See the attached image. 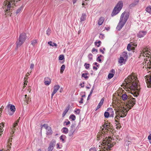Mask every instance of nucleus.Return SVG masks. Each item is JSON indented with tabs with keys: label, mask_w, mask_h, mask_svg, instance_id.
Wrapping results in <instances>:
<instances>
[{
	"label": "nucleus",
	"mask_w": 151,
	"mask_h": 151,
	"mask_svg": "<svg viewBox=\"0 0 151 151\" xmlns=\"http://www.w3.org/2000/svg\"><path fill=\"white\" fill-rule=\"evenodd\" d=\"M129 16L128 12L124 11L121 15L119 22L116 27L117 30L119 31L124 26Z\"/></svg>",
	"instance_id": "1"
},
{
	"label": "nucleus",
	"mask_w": 151,
	"mask_h": 151,
	"mask_svg": "<svg viewBox=\"0 0 151 151\" xmlns=\"http://www.w3.org/2000/svg\"><path fill=\"white\" fill-rule=\"evenodd\" d=\"M122 98L124 101L127 100V103L130 107V109H131L135 104L136 99L129 96H128L125 94H123L122 95Z\"/></svg>",
	"instance_id": "2"
},
{
	"label": "nucleus",
	"mask_w": 151,
	"mask_h": 151,
	"mask_svg": "<svg viewBox=\"0 0 151 151\" xmlns=\"http://www.w3.org/2000/svg\"><path fill=\"white\" fill-rule=\"evenodd\" d=\"M123 4L122 1H120L118 2L113 10L111 14L112 16L116 15L120 12L122 8Z\"/></svg>",
	"instance_id": "3"
},
{
	"label": "nucleus",
	"mask_w": 151,
	"mask_h": 151,
	"mask_svg": "<svg viewBox=\"0 0 151 151\" xmlns=\"http://www.w3.org/2000/svg\"><path fill=\"white\" fill-rule=\"evenodd\" d=\"M26 34L25 33H22L20 34L18 41L16 42L17 48L21 46L25 42L26 38Z\"/></svg>",
	"instance_id": "4"
},
{
	"label": "nucleus",
	"mask_w": 151,
	"mask_h": 151,
	"mask_svg": "<svg viewBox=\"0 0 151 151\" xmlns=\"http://www.w3.org/2000/svg\"><path fill=\"white\" fill-rule=\"evenodd\" d=\"M130 78H129V79L128 83H129L128 84L129 85L128 86H129V87L132 88L137 90L138 89L137 83L134 80V79H132V77H130Z\"/></svg>",
	"instance_id": "5"
},
{
	"label": "nucleus",
	"mask_w": 151,
	"mask_h": 151,
	"mask_svg": "<svg viewBox=\"0 0 151 151\" xmlns=\"http://www.w3.org/2000/svg\"><path fill=\"white\" fill-rule=\"evenodd\" d=\"M10 105V111H9L8 114L10 116H12L16 110V108L14 106L11 104H9L7 105L8 107Z\"/></svg>",
	"instance_id": "6"
},
{
	"label": "nucleus",
	"mask_w": 151,
	"mask_h": 151,
	"mask_svg": "<svg viewBox=\"0 0 151 151\" xmlns=\"http://www.w3.org/2000/svg\"><path fill=\"white\" fill-rule=\"evenodd\" d=\"M51 79L48 77H46L45 78L44 80V83L45 84L48 86L51 83Z\"/></svg>",
	"instance_id": "7"
},
{
	"label": "nucleus",
	"mask_w": 151,
	"mask_h": 151,
	"mask_svg": "<svg viewBox=\"0 0 151 151\" xmlns=\"http://www.w3.org/2000/svg\"><path fill=\"white\" fill-rule=\"evenodd\" d=\"M147 33L146 31H140L137 34V37L140 38L144 37Z\"/></svg>",
	"instance_id": "8"
},
{
	"label": "nucleus",
	"mask_w": 151,
	"mask_h": 151,
	"mask_svg": "<svg viewBox=\"0 0 151 151\" xmlns=\"http://www.w3.org/2000/svg\"><path fill=\"white\" fill-rule=\"evenodd\" d=\"M139 1V0H134L133 2L129 5V8L131 9L132 8L137 5L138 4Z\"/></svg>",
	"instance_id": "9"
},
{
	"label": "nucleus",
	"mask_w": 151,
	"mask_h": 151,
	"mask_svg": "<svg viewBox=\"0 0 151 151\" xmlns=\"http://www.w3.org/2000/svg\"><path fill=\"white\" fill-rule=\"evenodd\" d=\"M76 123L75 122L73 123L71 126H70V129L71 130H73V131H74V132H77L78 131V129L76 130V129H77L76 128Z\"/></svg>",
	"instance_id": "10"
},
{
	"label": "nucleus",
	"mask_w": 151,
	"mask_h": 151,
	"mask_svg": "<svg viewBox=\"0 0 151 151\" xmlns=\"http://www.w3.org/2000/svg\"><path fill=\"white\" fill-rule=\"evenodd\" d=\"M5 5H7V9H6V10H5V12H7L9 11H9L10 10V9L11 7V4L9 1H7V2H6V3L5 4Z\"/></svg>",
	"instance_id": "11"
},
{
	"label": "nucleus",
	"mask_w": 151,
	"mask_h": 151,
	"mask_svg": "<svg viewBox=\"0 0 151 151\" xmlns=\"http://www.w3.org/2000/svg\"><path fill=\"white\" fill-rule=\"evenodd\" d=\"M107 111L110 113V117H113L114 113L113 109L111 108H109L107 109Z\"/></svg>",
	"instance_id": "12"
},
{
	"label": "nucleus",
	"mask_w": 151,
	"mask_h": 151,
	"mask_svg": "<svg viewBox=\"0 0 151 151\" xmlns=\"http://www.w3.org/2000/svg\"><path fill=\"white\" fill-rule=\"evenodd\" d=\"M104 101V99L103 98L101 99L100 102H99V104L97 106L96 108V111L98 109H99L101 107V106L103 105Z\"/></svg>",
	"instance_id": "13"
},
{
	"label": "nucleus",
	"mask_w": 151,
	"mask_h": 151,
	"mask_svg": "<svg viewBox=\"0 0 151 151\" xmlns=\"http://www.w3.org/2000/svg\"><path fill=\"white\" fill-rule=\"evenodd\" d=\"M121 57L124 58L125 59V61H126L128 58V55L127 52H122V55L120 56Z\"/></svg>",
	"instance_id": "14"
},
{
	"label": "nucleus",
	"mask_w": 151,
	"mask_h": 151,
	"mask_svg": "<svg viewBox=\"0 0 151 151\" xmlns=\"http://www.w3.org/2000/svg\"><path fill=\"white\" fill-rule=\"evenodd\" d=\"M104 20V18L103 17H100L98 21V24L99 26L102 25Z\"/></svg>",
	"instance_id": "15"
},
{
	"label": "nucleus",
	"mask_w": 151,
	"mask_h": 151,
	"mask_svg": "<svg viewBox=\"0 0 151 151\" xmlns=\"http://www.w3.org/2000/svg\"><path fill=\"white\" fill-rule=\"evenodd\" d=\"M60 86L58 85H55L54 87L53 91L52 92L55 93L60 88Z\"/></svg>",
	"instance_id": "16"
},
{
	"label": "nucleus",
	"mask_w": 151,
	"mask_h": 151,
	"mask_svg": "<svg viewBox=\"0 0 151 151\" xmlns=\"http://www.w3.org/2000/svg\"><path fill=\"white\" fill-rule=\"evenodd\" d=\"M86 18V15L85 13H83L80 18V21L81 22L85 21Z\"/></svg>",
	"instance_id": "17"
},
{
	"label": "nucleus",
	"mask_w": 151,
	"mask_h": 151,
	"mask_svg": "<svg viewBox=\"0 0 151 151\" xmlns=\"http://www.w3.org/2000/svg\"><path fill=\"white\" fill-rule=\"evenodd\" d=\"M66 138V136L64 134L62 135L60 137V139L62 141L63 143H65V139Z\"/></svg>",
	"instance_id": "18"
},
{
	"label": "nucleus",
	"mask_w": 151,
	"mask_h": 151,
	"mask_svg": "<svg viewBox=\"0 0 151 151\" xmlns=\"http://www.w3.org/2000/svg\"><path fill=\"white\" fill-rule=\"evenodd\" d=\"M55 141L54 139H52L50 143L49 146L54 148L55 145Z\"/></svg>",
	"instance_id": "19"
},
{
	"label": "nucleus",
	"mask_w": 151,
	"mask_h": 151,
	"mask_svg": "<svg viewBox=\"0 0 151 151\" xmlns=\"http://www.w3.org/2000/svg\"><path fill=\"white\" fill-rule=\"evenodd\" d=\"M47 135H51L52 133V131L50 127H49L48 129H47Z\"/></svg>",
	"instance_id": "20"
},
{
	"label": "nucleus",
	"mask_w": 151,
	"mask_h": 151,
	"mask_svg": "<svg viewBox=\"0 0 151 151\" xmlns=\"http://www.w3.org/2000/svg\"><path fill=\"white\" fill-rule=\"evenodd\" d=\"M69 106L68 107H67L65 109V110L63 112V113L62 114L63 116L64 117L66 114L67 113L68 111V110H69Z\"/></svg>",
	"instance_id": "21"
},
{
	"label": "nucleus",
	"mask_w": 151,
	"mask_h": 151,
	"mask_svg": "<svg viewBox=\"0 0 151 151\" xmlns=\"http://www.w3.org/2000/svg\"><path fill=\"white\" fill-rule=\"evenodd\" d=\"M62 132L63 133L66 134L68 133V129L65 127H63L62 129Z\"/></svg>",
	"instance_id": "22"
},
{
	"label": "nucleus",
	"mask_w": 151,
	"mask_h": 151,
	"mask_svg": "<svg viewBox=\"0 0 151 151\" xmlns=\"http://www.w3.org/2000/svg\"><path fill=\"white\" fill-rule=\"evenodd\" d=\"M148 88H151V76H150L149 80L147 83Z\"/></svg>",
	"instance_id": "23"
},
{
	"label": "nucleus",
	"mask_w": 151,
	"mask_h": 151,
	"mask_svg": "<svg viewBox=\"0 0 151 151\" xmlns=\"http://www.w3.org/2000/svg\"><path fill=\"white\" fill-rule=\"evenodd\" d=\"M48 44L49 45H50L52 47L55 46L56 47L57 46V44L55 43L52 42V41H50L48 42Z\"/></svg>",
	"instance_id": "24"
},
{
	"label": "nucleus",
	"mask_w": 151,
	"mask_h": 151,
	"mask_svg": "<svg viewBox=\"0 0 151 151\" xmlns=\"http://www.w3.org/2000/svg\"><path fill=\"white\" fill-rule=\"evenodd\" d=\"M88 75H89V73L88 72L85 73H83L82 74L81 77H84L86 79H88V76H87Z\"/></svg>",
	"instance_id": "25"
},
{
	"label": "nucleus",
	"mask_w": 151,
	"mask_h": 151,
	"mask_svg": "<svg viewBox=\"0 0 151 151\" xmlns=\"http://www.w3.org/2000/svg\"><path fill=\"white\" fill-rule=\"evenodd\" d=\"M124 60H125V59L120 56L119 60L118 62L119 63L122 64L123 63Z\"/></svg>",
	"instance_id": "26"
},
{
	"label": "nucleus",
	"mask_w": 151,
	"mask_h": 151,
	"mask_svg": "<svg viewBox=\"0 0 151 151\" xmlns=\"http://www.w3.org/2000/svg\"><path fill=\"white\" fill-rule=\"evenodd\" d=\"M145 10L147 12L149 13L150 14H151V6L147 7L146 8Z\"/></svg>",
	"instance_id": "27"
},
{
	"label": "nucleus",
	"mask_w": 151,
	"mask_h": 151,
	"mask_svg": "<svg viewBox=\"0 0 151 151\" xmlns=\"http://www.w3.org/2000/svg\"><path fill=\"white\" fill-rule=\"evenodd\" d=\"M102 127L103 128L106 129L108 130V129H109V125L108 123H105L102 125Z\"/></svg>",
	"instance_id": "28"
},
{
	"label": "nucleus",
	"mask_w": 151,
	"mask_h": 151,
	"mask_svg": "<svg viewBox=\"0 0 151 151\" xmlns=\"http://www.w3.org/2000/svg\"><path fill=\"white\" fill-rule=\"evenodd\" d=\"M110 113L109 111H105L104 113V116L105 118H108L109 117H110Z\"/></svg>",
	"instance_id": "29"
},
{
	"label": "nucleus",
	"mask_w": 151,
	"mask_h": 151,
	"mask_svg": "<svg viewBox=\"0 0 151 151\" xmlns=\"http://www.w3.org/2000/svg\"><path fill=\"white\" fill-rule=\"evenodd\" d=\"M75 132L73 131V130H70L69 132L68 133V135L70 137H73V135L74 133Z\"/></svg>",
	"instance_id": "30"
},
{
	"label": "nucleus",
	"mask_w": 151,
	"mask_h": 151,
	"mask_svg": "<svg viewBox=\"0 0 151 151\" xmlns=\"http://www.w3.org/2000/svg\"><path fill=\"white\" fill-rule=\"evenodd\" d=\"M37 42V41L36 40H34L31 41V44L33 45V47H34L35 44H36Z\"/></svg>",
	"instance_id": "31"
},
{
	"label": "nucleus",
	"mask_w": 151,
	"mask_h": 151,
	"mask_svg": "<svg viewBox=\"0 0 151 151\" xmlns=\"http://www.w3.org/2000/svg\"><path fill=\"white\" fill-rule=\"evenodd\" d=\"M69 119L74 121L76 119V116L74 114H72L69 116Z\"/></svg>",
	"instance_id": "32"
},
{
	"label": "nucleus",
	"mask_w": 151,
	"mask_h": 151,
	"mask_svg": "<svg viewBox=\"0 0 151 151\" xmlns=\"http://www.w3.org/2000/svg\"><path fill=\"white\" fill-rule=\"evenodd\" d=\"M65 66L64 65H62L60 68V73H63V71L65 69Z\"/></svg>",
	"instance_id": "33"
},
{
	"label": "nucleus",
	"mask_w": 151,
	"mask_h": 151,
	"mask_svg": "<svg viewBox=\"0 0 151 151\" xmlns=\"http://www.w3.org/2000/svg\"><path fill=\"white\" fill-rule=\"evenodd\" d=\"M90 65L89 64L86 63H85L84 65V66L86 69H88L89 68Z\"/></svg>",
	"instance_id": "34"
},
{
	"label": "nucleus",
	"mask_w": 151,
	"mask_h": 151,
	"mask_svg": "<svg viewBox=\"0 0 151 151\" xmlns=\"http://www.w3.org/2000/svg\"><path fill=\"white\" fill-rule=\"evenodd\" d=\"M92 56H93V55L92 54L90 53L88 54V57L89 59V60L91 61L92 60V59H93Z\"/></svg>",
	"instance_id": "35"
},
{
	"label": "nucleus",
	"mask_w": 151,
	"mask_h": 151,
	"mask_svg": "<svg viewBox=\"0 0 151 151\" xmlns=\"http://www.w3.org/2000/svg\"><path fill=\"white\" fill-rule=\"evenodd\" d=\"M114 74L113 73H109L108 75V78L109 79H111L113 78L114 76Z\"/></svg>",
	"instance_id": "36"
},
{
	"label": "nucleus",
	"mask_w": 151,
	"mask_h": 151,
	"mask_svg": "<svg viewBox=\"0 0 151 151\" xmlns=\"http://www.w3.org/2000/svg\"><path fill=\"white\" fill-rule=\"evenodd\" d=\"M43 127L46 129H47L48 128V126L47 124H44L43 125H41V129H42Z\"/></svg>",
	"instance_id": "37"
},
{
	"label": "nucleus",
	"mask_w": 151,
	"mask_h": 151,
	"mask_svg": "<svg viewBox=\"0 0 151 151\" xmlns=\"http://www.w3.org/2000/svg\"><path fill=\"white\" fill-rule=\"evenodd\" d=\"M51 30L49 28H48L47 30L46 31V34L48 35L49 36L50 34Z\"/></svg>",
	"instance_id": "38"
},
{
	"label": "nucleus",
	"mask_w": 151,
	"mask_h": 151,
	"mask_svg": "<svg viewBox=\"0 0 151 151\" xmlns=\"http://www.w3.org/2000/svg\"><path fill=\"white\" fill-rule=\"evenodd\" d=\"M64 59V56L63 55H61L59 57V59L60 60H62Z\"/></svg>",
	"instance_id": "39"
},
{
	"label": "nucleus",
	"mask_w": 151,
	"mask_h": 151,
	"mask_svg": "<svg viewBox=\"0 0 151 151\" xmlns=\"http://www.w3.org/2000/svg\"><path fill=\"white\" fill-rule=\"evenodd\" d=\"M22 7H20L18 9H17L16 11V13L17 14H18L19 13L20 11L22 10Z\"/></svg>",
	"instance_id": "40"
},
{
	"label": "nucleus",
	"mask_w": 151,
	"mask_h": 151,
	"mask_svg": "<svg viewBox=\"0 0 151 151\" xmlns=\"http://www.w3.org/2000/svg\"><path fill=\"white\" fill-rule=\"evenodd\" d=\"M116 128L117 129H120L121 127V125L120 123H119L118 124H116Z\"/></svg>",
	"instance_id": "41"
},
{
	"label": "nucleus",
	"mask_w": 151,
	"mask_h": 151,
	"mask_svg": "<svg viewBox=\"0 0 151 151\" xmlns=\"http://www.w3.org/2000/svg\"><path fill=\"white\" fill-rule=\"evenodd\" d=\"M96 61L100 63L101 62V59L100 58H99V57H98L97 58Z\"/></svg>",
	"instance_id": "42"
},
{
	"label": "nucleus",
	"mask_w": 151,
	"mask_h": 151,
	"mask_svg": "<svg viewBox=\"0 0 151 151\" xmlns=\"http://www.w3.org/2000/svg\"><path fill=\"white\" fill-rule=\"evenodd\" d=\"M131 45L130 44H129L127 46V49L128 51H130L131 50L130 47H131Z\"/></svg>",
	"instance_id": "43"
},
{
	"label": "nucleus",
	"mask_w": 151,
	"mask_h": 151,
	"mask_svg": "<svg viewBox=\"0 0 151 151\" xmlns=\"http://www.w3.org/2000/svg\"><path fill=\"white\" fill-rule=\"evenodd\" d=\"M89 151H97V150L95 147H93L90 148Z\"/></svg>",
	"instance_id": "44"
},
{
	"label": "nucleus",
	"mask_w": 151,
	"mask_h": 151,
	"mask_svg": "<svg viewBox=\"0 0 151 151\" xmlns=\"http://www.w3.org/2000/svg\"><path fill=\"white\" fill-rule=\"evenodd\" d=\"M18 122L19 121H17L16 122L14 123L12 127L14 128V127H15L17 125Z\"/></svg>",
	"instance_id": "45"
},
{
	"label": "nucleus",
	"mask_w": 151,
	"mask_h": 151,
	"mask_svg": "<svg viewBox=\"0 0 151 151\" xmlns=\"http://www.w3.org/2000/svg\"><path fill=\"white\" fill-rule=\"evenodd\" d=\"M80 110L79 109H78L76 110L75 111V112L76 113V114H78L80 113Z\"/></svg>",
	"instance_id": "46"
},
{
	"label": "nucleus",
	"mask_w": 151,
	"mask_h": 151,
	"mask_svg": "<svg viewBox=\"0 0 151 151\" xmlns=\"http://www.w3.org/2000/svg\"><path fill=\"white\" fill-rule=\"evenodd\" d=\"M53 148V147L49 146L47 149L48 150V151H52Z\"/></svg>",
	"instance_id": "47"
},
{
	"label": "nucleus",
	"mask_w": 151,
	"mask_h": 151,
	"mask_svg": "<svg viewBox=\"0 0 151 151\" xmlns=\"http://www.w3.org/2000/svg\"><path fill=\"white\" fill-rule=\"evenodd\" d=\"M34 67V64L33 63H31L30 64V68L31 70H32Z\"/></svg>",
	"instance_id": "48"
},
{
	"label": "nucleus",
	"mask_w": 151,
	"mask_h": 151,
	"mask_svg": "<svg viewBox=\"0 0 151 151\" xmlns=\"http://www.w3.org/2000/svg\"><path fill=\"white\" fill-rule=\"evenodd\" d=\"M70 122L68 121V122H66L65 121V122H64L63 123V124H65V125L66 126L70 124Z\"/></svg>",
	"instance_id": "49"
},
{
	"label": "nucleus",
	"mask_w": 151,
	"mask_h": 151,
	"mask_svg": "<svg viewBox=\"0 0 151 151\" xmlns=\"http://www.w3.org/2000/svg\"><path fill=\"white\" fill-rule=\"evenodd\" d=\"M95 51L96 52H98V50L97 49L93 48L92 49L91 52H92L93 53V52Z\"/></svg>",
	"instance_id": "50"
},
{
	"label": "nucleus",
	"mask_w": 151,
	"mask_h": 151,
	"mask_svg": "<svg viewBox=\"0 0 151 151\" xmlns=\"http://www.w3.org/2000/svg\"><path fill=\"white\" fill-rule=\"evenodd\" d=\"M127 114V113H126V114H122L119 116H120V117H124L126 116V115Z\"/></svg>",
	"instance_id": "51"
},
{
	"label": "nucleus",
	"mask_w": 151,
	"mask_h": 151,
	"mask_svg": "<svg viewBox=\"0 0 151 151\" xmlns=\"http://www.w3.org/2000/svg\"><path fill=\"white\" fill-rule=\"evenodd\" d=\"M99 37L100 38L101 37L103 39L104 37V35L101 34H100Z\"/></svg>",
	"instance_id": "52"
},
{
	"label": "nucleus",
	"mask_w": 151,
	"mask_h": 151,
	"mask_svg": "<svg viewBox=\"0 0 151 151\" xmlns=\"http://www.w3.org/2000/svg\"><path fill=\"white\" fill-rule=\"evenodd\" d=\"M110 72L111 73H113L114 74L115 73V71L114 69H112L110 71Z\"/></svg>",
	"instance_id": "53"
},
{
	"label": "nucleus",
	"mask_w": 151,
	"mask_h": 151,
	"mask_svg": "<svg viewBox=\"0 0 151 151\" xmlns=\"http://www.w3.org/2000/svg\"><path fill=\"white\" fill-rule=\"evenodd\" d=\"M126 110L125 109H123L121 111L122 114H126L125 113V111H126Z\"/></svg>",
	"instance_id": "54"
},
{
	"label": "nucleus",
	"mask_w": 151,
	"mask_h": 151,
	"mask_svg": "<svg viewBox=\"0 0 151 151\" xmlns=\"http://www.w3.org/2000/svg\"><path fill=\"white\" fill-rule=\"evenodd\" d=\"M30 101V98H29V97H28L27 99L25 101H26L27 104H28L29 102Z\"/></svg>",
	"instance_id": "55"
},
{
	"label": "nucleus",
	"mask_w": 151,
	"mask_h": 151,
	"mask_svg": "<svg viewBox=\"0 0 151 151\" xmlns=\"http://www.w3.org/2000/svg\"><path fill=\"white\" fill-rule=\"evenodd\" d=\"M83 99L82 98L81 99V100L79 101V103L81 104H82L83 103Z\"/></svg>",
	"instance_id": "56"
},
{
	"label": "nucleus",
	"mask_w": 151,
	"mask_h": 151,
	"mask_svg": "<svg viewBox=\"0 0 151 151\" xmlns=\"http://www.w3.org/2000/svg\"><path fill=\"white\" fill-rule=\"evenodd\" d=\"M148 139L149 140H151V134H150L148 136Z\"/></svg>",
	"instance_id": "57"
},
{
	"label": "nucleus",
	"mask_w": 151,
	"mask_h": 151,
	"mask_svg": "<svg viewBox=\"0 0 151 151\" xmlns=\"http://www.w3.org/2000/svg\"><path fill=\"white\" fill-rule=\"evenodd\" d=\"M100 44L101 43V42L100 41H99L98 42H95V44Z\"/></svg>",
	"instance_id": "58"
},
{
	"label": "nucleus",
	"mask_w": 151,
	"mask_h": 151,
	"mask_svg": "<svg viewBox=\"0 0 151 151\" xmlns=\"http://www.w3.org/2000/svg\"><path fill=\"white\" fill-rule=\"evenodd\" d=\"M93 69L95 70H97V68L95 66H93Z\"/></svg>",
	"instance_id": "59"
},
{
	"label": "nucleus",
	"mask_w": 151,
	"mask_h": 151,
	"mask_svg": "<svg viewBox=\"0 0 151 151\" xmlns=\"http://www.w3.org/2000/svg\"><path fill=\"white\" fill-rule=\"evenodd\" d=\"M119 118H120V117L119 116V115H118V116H116L114 118L115 119H118Z\"/></svg>",
	"instance_id": "60"
},
{
	"label": "nucleus",
	"mask_w": 151,
	"mask_h": 151,
	"mask_svg": "<svg viewBox=\"0 0 151 151\" xmlns=\"http://www.w3.org/2000/svg\"><path fill=\"white\" fill-rule=\"evenodd\" d=\"M5 14L6 15H8V16H9V15L10 16H11V14H9V12H7V13H6Z\"/></svg>",
	"instance_id": "61"
},
{
	"label": "nucleus",
	"mask_w": 151,
	"mask_h": 151,
	"mask_svg": "<svg viewBox=\"0 0 151 151\" xmlns=\"http://www.w3.org/2000/svg\"><path fill=\"white\" fill-rule=\"evenodd\" d=\"M99 50L102 54H104V51H103L101 49H100Z\"/></svg>",
	"instance_id": "62"
},
{
	"label": "nucleus",
	"mask_w": 151,
	"mask_h": 151,
	"mask_svg": "<svg viewBox=\"0 0 151 151\" xmlns=\"http://www.w3.org/2000/svg\"><path fill=\"white\" fill-rule=\"evenodd\" d=\"M79 85L80 86H81V87H82V88H83L84 86V85H82V83H80Z\"/></svg>",
	"instance_id": "63"
},
{
	"label": "nucleus",
	"mask_w": 151,
	"mask_h": 151,
	"mask_svg": "<svg viewBox=\"0 0 151 151\" xmlns=\"http://www.w3.org/2000/svg\"><path fill=\"white\" fill-rule=\"evenodd\" d=\"M118 115L119 116L121 114H122V113L121 111H119V112H118Z\"/></svg>",
	"instance_id": "64"
}]
</instances>
